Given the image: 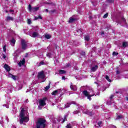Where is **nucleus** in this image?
Here are the masks:
<instances>
[{"mask_svg":"<svg viewBox=\"0 0 128 128\" xmlns=\"http://www.w3.org/2000/svg\"><path fill=\"white\" fill-rule=\"evenodd\" d=\"M20 116V124H22L24 122H28V121L30 120V119L28 118V112L24 110V108H21Z\"/></svg>","mask_w":128,"mask_h":128,"instance_id":"1","label":"nucleus"},{"mask_svg":"<svg viewBox=\"0 0 128 128\" xmlns=\"http://www.w3.org/2000/svg\"><path fill=\"white\" fill-rule=\"evenodd\" d=\"M82 93L84 94V96L88 97V100H92V96H96V93H94V92L92 90V88H90L88 91H83Z\"/></svg>","mask_w":128,"mask_h":128,"instance_id":"2","label":"nucleus"},{"mask_svg":"<svg viewBox=\"0 0 128 128\" xmlns=\"http://www.w3.org/2000/svg\"><path fill=\"white\" fill-rule=\"evenodd\" d=\"M46 120H44L42 118H39L36 124V128H44V127L46 126Z\"/></svg>","mask_w":128,"mask_h":128,"instance_id":"3","label":"nucleus"},{"mask_svg":"<svg viewBox=\"0 0 128 128\" xmlns=\"http://www.w3.org/2000/svg\"><path fill=\"white\" fill-rule=\"evenodd\" d=\"M46 98H43L42 99H40L38 101L39 105L38 106V110H42L44 106H46Z\"/></svg>","mask_w":128,"mask_h":128,"instance_id":"4","label":"nucleus"},{"mask_svg":"<svg viewBox=\"0 0 128 128\" xmlns=\"http://www.w3.org/2000/svg\"><path fill=\"white\" fill-rule=\"evenodd\" d=\"M38 80H40V78L41 80H43L41 82H46V79H44V78H46V75L44 74V71H41L38 72Z\"/></svg>","mask_w":128,"mask_h":128,"instance_id":"5","label":"nucleus"},{"mask_svg":"<svg viewBox=\"0 0 128 128\" xmlns=\"http://www.w3.org/2000/svg\"><path fill=\"white\" fill-rule=\"evenodd\" d=\"M21 46L22 47V50H26V48H28V44L26 43V40H21Z\"/></svg>","mask_w":128,"mask_h":128,"instance_id":"6","label":"nucleus"},{"mask_svg":"<svg viewBox=\"0 0 128 128\" xmlns=\"http://www.w3.org/2000/svg\"><path fill=\"white\" fill-rule=\"evenodd\" d=\"M30 36H32V38H36L37 36H38V32H32L30 33Z\"/></svg>","mask_w":128,"mask_h":128,"instance_id":"7","label":"nucleus"},{"mask_svg":"<svg viewBox=\"0 0 128 128\" xmlns=\"http://www.w3.org/2000/svg\"><path fill=\"white\" fill-rule=\"evenodd\" d=\"M114 98V95H111V96L110 97V98L108 100L106 104L108 106H110L114 102L112 101V98Z\"/></svg>","mask_w":128,"mask_h":128,"instance_id":"8","label":"nucleus"},{"mask_svg":"<svg viewBox=\"0 0 128 128\" xmlns=\"http://www.w3.org/2000/svg\"><path fill=\"white\" fill-rule=\"evenodd\" d=\"M70 88L72 90H74V92L78 90V87L76 85H73L72 82L70 83Z\"/></svg>","mask_w":128,"mask_h":128,"instance_id":"9","label":"nucleus"},{"mask_svg":"<svg viewBox=\"0 0 128 128\" xmlns=\"http://www.w3.org/2000/svg\"><path fill=\"white\" fill-rule=\"evenodd\" d=\"M8 78H12L14 80H16V76H14L12 74H10V73H8Z\"/></svg>","mask_w":128,"mask_h":128,"instance_id":"10","label":"nucleus"},{"mask_svg":"<svg viewBox=\"0 0 128 128\" xmlns=\"http://www.w3.org/2000/svg\"><path fill=\"white\" fill-rule=\"evenodd\" d=\"M24 62H26V59L24 58L22 60L20 61L18 63V66H24Z\"/></svg>","mask_w":128,"mask_h":128,"instance_id":"11","label":"nucleus"},{"mask_svg":"<svg viewBox=\"0 0 128 128\" xmlns=\"http://www.w3.org/2000/svg\"><path fill=\"white\" fill-rule=\"evenodd\" d=\"M84 114H88L89 116H92V113L88 110H83Z\"/></svg>","mask_w":128,"mask_h":128,"instance_id":"12","label":"nucleus"},{"mask_svg":"<svg viewBox=\"0 0 128 128\" xmlns=\"http://www.w3.org/2000/svg\"><path fill=\"white\" fill-rule=\"evenodd\" d=\"M67 116L65 115L64 116V118H62L61 119H60V120H59V122H61V124H64V122L65 120H66V118H67Z\"/></svg>","mask_w":128,"mask_h":128,"instance_id":"13","label":"nucleus"},{"mask_svg":"<svg viewBox=\"0 0 128 128\" xmlns=\"http://www.w3.org/2000/svg\"><path fill=\"white\" fill-rule=\"evenodd\" d=\"M98 68V66L96 65L95 66L92 67L91 70L92 72H94Z\"/></svg>","mask_w":128,"mask_h":128,"instance_id":"14","label":"nucleus"},{"mask_svg":"<svg viewBox=\"0 0 128 128\" xmlns=\"http://www.w3.org/2000/svg\"><path fill=\"white\" fill-rule=\"evenodd\" d=\"M4 68L7 70V72H10V68L8 65L5 64L4 66Z\"/></svg>","mask_w":128,"mask_h":128,"instance_id":"15","label":"nucleus"},{"mask_svg":"<svg viewBox=\"0 0 128 128\" xmlns=\"http://www.w3.org/2000/svg\"><path fill=\"white\" fill-rule=\"evenodd\" d=\"M70 104H76V102H72L70 103H67L65 105V108H70Z\"/></svg>","mask_w":128,"mask_h":128,"instance_id":"16","label":"nucleus"},{"mask_svg":"<svg viewBox=\"0 0 128 128\" xmlns=\"http://www.w3.org/2000/svg\"><path fill=\"white\" fill-rule=\"evenodd\" d=\"M6 20L7 22H10V20H14V17H12L10 16H7L6 18Z\"/></svg>","mask_w":128,"mask_h":128,"instance_id":"17","label":"nucleus"},{"mask_svg":"<svg viewBox=\"0 0 128 128\" xmlns=\"http://www.w3.org/2000/svg\"><path fill=\"white\" fill-rule=\"evenodd\" d=\"M96 126H97V128H102V122H98L97 124H96Z\"/></svg>","mask_w":128,"mask_h":128,"instance_id":"18","label":"nucleus"},{"mask_svg":"<svg viewBox=\"0 0 128 128\" xmlns=\"http://www.w3.org/2000/svg\"><path fill=\"white\" fill-rule=\"evenodd\" d=\"M16 44V40L14 38H12V40H10V44L12 46H14V44Z\"/></svg>","mask_w":128,"mask_h":128,"instance_id":"19","label":"nucleus"},{"mask_svg":"<svg viewBox=\"0 0 128 128\" xmlns=\"http://www.w3.org/2000/svg\"><path fill=\"white\" fill-rule=\"evenodd\" d=\"M40 9L39 7H35V8H32V12H36V10H38Z\"/></svg>","mask_w":128,"mask_h":128,"instance_id":"20","label":"nucleus"},{"mask_svg":"<svg viewBox=\"0 0 128 128\" xmlns=\"http://www.w3.org/2000/svg\"><path fill=\"white\" fill-rule=\"evenodd\" d=\"M74 20H76V19H74L72 18H70L68 22L70 23H72V22H74Z\"/></svg>","mask_w":128,"mask_h":128,"instance_id":"21","label":"nucleus"},{"mask_svg":"<svg viewBox=\"0 0 128 128\" xmlns=\"http://www.w3.org/2000/svg\"><path fill=\"white\" fill-rule=\"evenodd\" d=\"M50 84H52V82H50V81H49L48 85L45 87V90H48L50 88Z\"/></svg>","mask_w":128,"mask_h":128,"instance_id":"22","label":"nucleus"},{"mask_svg":"<svg viewBox=\"0 0 128 128\" xmlns=\"http://www.w3.org/2000/svg\"><path fill=\"white\" fill-rule=\"evenodd\" d=\"M46 38H47L48 40H50V38H52V36L48 34H46L44 36Z\"/></svg>","mask_w":128,"mask_h":128,"instance_id":"23","label":"nucleus"},{"mask_svg":"<svg viewBox=\"0 0 128 128\" xmlns=\"http://www.w3.org/2000/svg\"><path fill=\"white\" fill-rule=\"evenodd\" d=\"M128 46V42H123V43H122V47L123 48H126V46Z\"/></svg>","mask_w":128,"mask_h":128,"instance_id":"24","label":"nucleus"},{"mask_svg":"<svg viewBox=\"0 0 128 128\" xmlns=\"http://www.w3.org/2000/svg\"><path fill=\"white\" fill-rule=\"evenodd\" d=\"M77 32L78 34V36H82V30H77Z\"/></svg>","mask_w":128,"mask_h":128,"instance_id":"25","label":"nucleus"},{"mask_svg":"<svg viewBox=\"0 0 128 128\" xmlns=\"http://www.w3.org/2000/svg\"><path fill=\"white\" fill-rule=\"evenodd\" d=\"M84 40H85L88 42V40H90V36H85Z\"/></svg>","mask_w":128,"mask_h":128,"instance_id":"26","label":"nucleus"},{"mask_svg":"<svg viewBox=\"0 0 128 128\" xmlns=\"http://www.w3.org/2000/svg\"><path fill=\"white\" fill-rule=\"evenodd\" d=\"M59 74H66V71L64 70H60Z\"/></svg>","mask_w":128,"mask_h":128,"instance_id":"27","label":"nucleus"},{"mask_svg":"<svg viewBox=\"0 0 128 128\" xmlns=\"http://www.w3.org/2000/svg\"><path fill=\"white\" fill-rule=\"evenodd\" d=\"M105 78H106L108 82H112V80L110 79V77H108V76H106Z\"/></svg>","mask_w":128,"mask_h":128,"instance_id":"28","label":"nucleus"},{"mask_svg":"<svg viewBox=\"0 0 128 128\" xmlns=\"http://www.w3.org/2000/svg\"><path fill=\"white\" fill-rule=\"evenodd\" d=\"M116 120H120V118H122V116H121V115H118V116H116Z\"/></svg>","mask_w":128,"mask_h":128,"instance_id":"29","label":"nucleus"},{"mask_svg":"<svg viewBox=\"0 0 128 128\" xmlns=\"http://www.w3.org/2000/svg\"><path fill=\"white\" fill-rule=\"evenodd\" d=\"M28 10L29 12H32V6H30V4H29Z\"/></svg>","mask_w":128,"mask_h":128,"instance_id":"30","label":"nucleus"},{"mask_svg":"<svg viewBox=\"0 0 128 128\" xmlns=\"http://www.w3.org/2000/svg\"><path fill=\"white\" fill-rule=\"evenodd\" d=\"M66 128H72V124H68L66 126Z\"/></svg>","mask_w":128,"mask_h":128,"instance_id":"31","label":"nucleus"},{"mask_svg":"<svg viewBox=\"0 0 128 128\" xmlns=\"http://www.w3.org/2000/svg\"><path fill=\"white\" fill-rule=\"evenodd\" d=\"M58 94V90H55V91H54L52 92V96H56V94Z\"/></svg>","mask_w":128,"mask_h":128,"instance_id":"32","label":"nucleus"},{"mask_svg":"<svg viewBox=\"0 0 128 128\" xmlns=\"http://www.w3.org/2000/svg\"><path fill=\"white\" fill-rule=\"evenodd\" d=\"M98 108L100 107L98 106L93 105V108H94V110H98Z\"/></svg>","mask_w":128,"mask_h":128,"instance_id":"33","label":"nucleus"},{"mask_svg":"<svg viewBox=\"0 0 128 128\" xmlns=\"http://www.w3.org/2000/svg\"><path fill=\"white\" fill-rule=\"evenodd\" d=\"M3 50H4V52H6V46H4Z\"/></svg>","mask_w":128,"mask_h":128,"instance_id":"34","label":"nucleus"},{"mask_svg":"<svg viewBox=\"0 0 128 128\" xmlns=\"http://www.w3.org/2000/svg\"><path fill=\"white\" fill-rule=\"evenodd\" d=\"M108 14L106 13L105 14H104L103 18H108Z\"/></svg>","mask_w":128,"mask_h":128,"instance_id":"35","label":"nucleus"},{"mask_svg":"<svg viewBox=\"0 0 128 128\" xmlns=\"http://www.w3.org/2000/svg\"><path fill=\"white\" fill-rule=\"evenodd\" d=\"M32 24V20L30 19H28V24Z\"/></svg>","mask_w":128,"mask_h":128,"instance_id":"36","label":"nucleus"},{"mask_svg":"<svg viewBox=\"0 0 128 128\" xmlns=\"http://www.w3.org/2000/svg\"><path fill=\"white\" fill-rule=\"evenodd\" d=\"M46 56H48V58H52V54L50 53H48L46 54Z\"/></svg>","mask_w":128,"mask_h":128,"instance_id":"37","label":"nucleus"},{"mask_svg":"<svg viewBox=\"0 0 128 128\" xmlns=\"http://www.w3.org/2000/svg\"><path fill=\"white\" fill-rule=\"evenodd\" d=\"M118 53L116 52H113L112 56H118Z\"/></svg>","mask_w":128,"mask_h":128,"instance_id":"38","label":"nucleus"},{"mask_svg":"<svg viewBox=\"0 0 128 128\" xmlns=\"http://www.w3.org/2000/svg\"><path fill=\"white\" fill-rule=\"evenodd\" d=\"M80 112L78 110H76V111H74L73 112V113L74 114H78Z\"/></svg>","mask_w":128,"mask_h":128,"instance_id":"39","label":"nucleus"},{"mask_svg":"<svg viewBox=\"0 0 128 128\" xmlns=\"http://www.w3.org/2000/svg\"><path fill=\"white\" fill-rule=\"evenodd\" d=\"M122 20L123 22H124V24H126V20L124 19V18H122Z\"/></svg>","mask_w":128,"mask_h":128,"instance_id":"40","label":"nucleus"},{"mask_svg":"<svg viewBox=\"0 0 128 128\" xmlns=\"http://www.w3.org/2000/svg\"><path fill=\"white\" fill-rule=\"evenodd\" d=\"M40 66H42L44 64V62L43 61L41 62L40 63Z\"/></svg>","mask_w":128,"mask_h":128,"instance_id":"41","label":"nucleus"},{"mask_svg":"<svg viewBox=\"0 0 128 128\" xmlns=\"http://www.w3.org/2000/svg\"><path fill=\"white\" fill-rule=\"evenodd\" d=\"M38 30V26L34 28V30H36V32Z\"/></svg>","mask_w":128,"mask_h":128,"instance_id":"42","label":"nucleus"},{"mask_svg":"<svg viewBox=\"0 0 128 128\" xmlns=\"http://www.w3.org/2000/svg\"><path fill=\"white\" fill-rule=\"evenodd\" d=\"M38 20V17L34 16V20Z\"/></svg>","mask_w":128,"mask_h":128,"instance_id":"43","label":"nucleus"},{"mask_svg":"<svg viewBox=\"0 0 128 128\" xmlns=\"http://www.w3.org/2000/svg\"><path fill=\"white\" fill-rule=\"evenodd\" d=\"M69 66H70V64H68L66 65V68H69Z\"/></svg>","mask_w":128,"mask_h":128,"instance_id":"44","label":"nucleus"},{"mask_svg":"<svg viewBox=\"0 0 128 128\" xmlns=\"http://www.w3.org/2000/svg\"><path fill=\"white\" fill-rule=\"evenodd\" d=\"M108 2H114V0H108Z\"/></svg>","mask_w":128,"mask_h":128,"instance_id":"45","label":"nucleus"},{"mask_svg":"<svg viewBox=\"0 0 128 128\" xmlns=\"http://www.w3.org/2000/svg\"><path fill=\"white\" fill-rule=\"evenodd\" d=\"M5 118H6V120H7L8 122V116H6L5 117Z\"/></svg>","mask_w":128,"mask_h":128,"instance_id":"46","label":"nucleus"},{"mask_svg":"<svg viewBox=\"0 0 128 128\" xmlns=\"http://www.w3.org/2000/svg\"><path fill=\"white\" fill-rule=\"evenodd\" d=\"M38 18H40V20H42V16H38Z\"/></svg>","mask_w":128,"mask_h":128,"instance_id":"47","label":"nucleus"},{"mask_svg":"<svg viewBox=\"0 0 128 128\" xmlns=\"http://www.w3.org/2000/svg\"><path fill=\"white\" fill-rule=\"evenodd\" d=\"M100 92H98L96 94H95V96H100Z\"/></svg>","mask_w":128,"mask_h":128,"instance_id":"48","label":"nucleus"},{"mask_svg":"<svg viewBox=\"0 0 128 128\" xmlns=\"http://www.w3.org/2000/svg\"><path fill=\"white\" fill-rule=\"evenodd\" d=\"M10 12H12V14H14V10H10Z\"/></svg>","mask_w":128,"mask_h":128,"instance_id":"49","label":"nucleus"},{"mask_svg":"<svg viewBox=\"0 0 128 128\" xmlns=\"http://www.w3.org/2000/svg\"><path fill=\"white\" fill-rule=\"evenodd\" d=\"M2 122H4V120H2L0 121V124H2Z\"/></svg>","mask_w":128,"mask_h":128,"instance_id":"50","label":"nucleus"},{"mask_svg":"<svg viewBox=\"0 0 128 128\" xmlns=\"http://www.w3.org/2000/svg\"><path fill=\"white\" fill-rule=\"evenodd\" d=\"M2 58H6V55L3 54Z\"/></svg>","mask_w":128,"mask_h":128,"instance_id":"51","label":"nucleus"},{"mask_svg":"<svg viewBox=\"0 0 128 128\" xmlns=\"http://www.w3.org/2000/svg\"><path fill=\"white\" fill-rule=\"evenodd\" d=\"M82 56H84V54H86V52H82Z\"/></svg>","mask_w":128,"mask_h":128,"instance_id":"52","label":"nucleus"},{"mask_svg":"<svg viewBox=\"0 0 128 128\" xmlns=\"http://www.w3.org/2000/svg\"><path fill=\"white\" fill-rule=\"evenodd\" d=\"M62 80H66V76H62Z\"/></svg>","mask_w":128,"mask_h":128,"instance_id":"53","label":"nucleus"},{"mask_svg":"<svg viewBox=\"0 0 128 128\" xmlns=\"http://www.w3.org/2000/svg\"><path fill=\"white\" fill-rule=\"evenodd\" d=\"M11 128H16L14 126H12Z\"/></svg>","mask_w":128,"mask_h":128,"instance_id":"54","label":"nucleus"},{"mask_svg":"<svg viewBox=\"0 0 128 128\" xmlns=\"http://www.w3.org/2000/svg\"><path fill=\"white\" fill-rule=\"evenodd\" d=\"M44 10H45V12H48V10L46 9Z\"/></svg>","mask_w":128,"mask_h":128,"instance_id":"55","label":"nucleus"},{"mask_svg":"<svg viewBox=\"0 0 128 128\" xmlns=\"http://www.w3.org/2000/svg\"><path fill=\"white\" fill-rule=\"evenodd\" d=\"M116 72L117 74H120V71L117 70Z\"/></svg>","mask_w":128,"mask_h":128,"instance_id":"56","label":"nucleus"},{"mask_svg":"<svg viewBox=\"0 0 128 128\" xmlns=\"http://www.w3.org/2000/svg\"><path fill=\"white\" fill-rule=\"evenodd\" d=\"M78 108H79V110H82L83 109L82 108H80V106H79Z\"/></svg>","mask_w":128,"mask_h":128,"instance_id":"57","label":"nucleus"},{"mask_svg":"<svg viewBox=\"0 0 128 128\" xmlns=\"http://www.w3.org/2000/svg\"><path fill=\"white\" fill-rule=\"evenodd\" d=\"M101 34H102H102H104V32H102Z\"/></svg>","mask_w":128,"mask_h":128,"instance_id":"58","label":"nucleus"},{"mask_svg":"<svg viewBox=\"0 0 128 128\" xmlns=\"http://www.w3.org/2000/svg\"><path fill=\"white\" fill-rule=\"evenodd\" d=\"M94 128H98V126H96V125H95Z\"/></svg>","mask_w":128,"mask_h":128,"instance_id":"59","label":"nucleus"},{"mask_svg":"<svg viewBox=\"0 0 128 128\" xmlns=\"http://www.w3.org/2000/svg\"><path fill=\"white\" fill-rule=\"evenodd\" d=\"M26 102H28V100H26Z\"/></svg>","mask_w":128,"mask_h":128,"instance_id":"60","label":"nucleus"},{"mask_svg":"<svg viewBox=\"0 0 128 128\" xmlns=\"http://www.w3.org/2000/svg\"><path fill=\"white\" fill-rule=\"evenodd\" d=\"M126 100L128 101V97L126 98Z\"/></svg>","mask_w":128,"mask_h":128,"instance_id":"61","label":"nucleus"},{"mask_svg":"<svg viewBox=\"0 0 128 128\" xmlns=\"http://www.w3.org/2000/svg\"><path fill=\"white\" fill-rule=\"evenodd\" d=\"M20 90V88L18 89V90Z\"/></svg>","mask_w":128,"mask_h":128,"instance_id":"62","label":"nucleus"},{"mask_svg":"<svg viewBox=\"0 0 128 128\" xmlns=\"http://www.w3.org/2000/svg\"><path fill=\"white\" fill-rule=\"evenodd\" d=\"M6 12H8V11H6Z\"/></svg>","mask_w":128,"mask_h":128,"instance_id":"63","label":"nucleus"},{"mask_svg":"<svg viewBox=\"0 0 128 128\" xmlns=\"http://www.w3.org/2000/svg\"><path fill=\"white\" fill-rule=\"evenodd\" d=\"M7 0V1H8V0Z\"/></svg>","mask_w":128,"mask_h":128,"instance_id":"64","label":"nucleus"}]
</instances>
